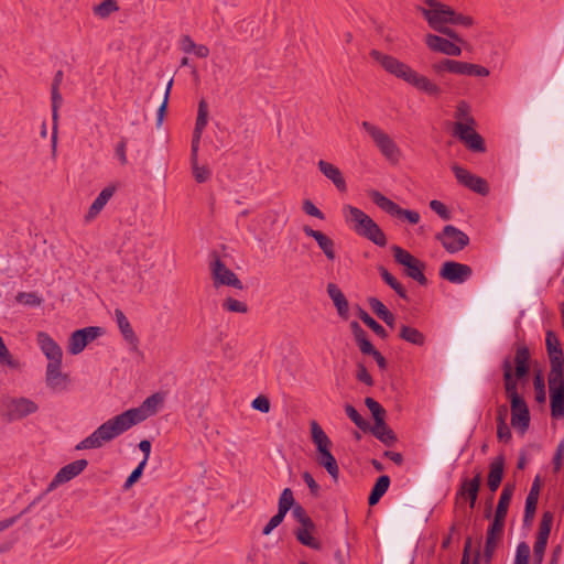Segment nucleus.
Wrapping results in <instances>:
<instances>
[{
  "label": "nucleus",
  "mask_w": 564,
  "mask_h": 564,
  "mask_svg": "<svg viewBox=\"0 0 564 564\" xmlns=\"http://www.w3.org/2000/svg\"><path fill=\"white\" fill-rule=\"evenodd\" d=\"M513 492H514V485H510V484L505 485V487L500 494V497H499V501H498V505L496 508L494 521L505 524L506 516H507L508 508H509L510 501L512 499Z\"/></svg>",
  "instance_id": "obj_30"
},
{
  "label": "nucleus",
  "mask_w": 564,
  "mask_h": 564,
  "mask_svg": "<svg viewBox=\"0 0 564 564\" xmlns=\"http://www.w3.org/2000/svg\"><path fill=\"white\" fill-rule=\"evenodd\" d=\"M317 166L319 172L329 180L339 192H346L347 184L345 177L336 165L327 161L319 160Z\"/></svg>",
  "instance_id": "obj_28"
},
{
  "label": "nucleus",
  "mask_w": 564,
  "mask_h": 564,
  "mask_svg": "<svg viewBox=\"0 0 564 564\" xmlns=\"http://www.w3.org/2000/svg\"><path fill=\"white\" fill-rule=\"evenodd\" d=\"M162 401L163 398L159 393L150 395L139 408L129 409L100 424L90 435L82 440L75 448L84 451L102 447L132 426L154 415Z\"/></svg>",
  "instance_id": "obj_1"
},
{
  "label": "nucleus",
  "mask_w": 564,
  "mask_h": 564,
  "mask_svg": "<svg viewBox=\"0 0 564 564\" xmlns=\"http://www.w3.org/2000/svg\"><path fill=\"white\" fill-rule=\"evenodd\" d=\"M208 123V105L205 99L198 102L197 118L193 134L200 135Z\"/></svg>",
  "instance_id": "obj_41"
},
{
  "label": "nucleus",
  "mask_w": 564,
  "mask_h": 564,
  "mask_svg": "<svg viewBox=\"0 0 564 564\" xmlns=\"http://www.w3.org/2000/svg\"><path fill=\"white\" fill-rule=\"evenodd\" d=\"M292 514L295 520H297L302 527H313V521L310 519V517L306 514V511L304 508L300 505H296L292 509Z\"/></svg>",
  "instance_id": "obj_56"
},
{
  "label": "nucleus",
  "mask_w": 564,
  "mask_h": 564,
  "mask_svg": "<svg viewBox=\"0 0 564 564\" xmlns=\"http://www.w3.org/2000/svg\"><path fill=\"white\" fill-rule=\"evenodd\" d=\"M369 196L379 208L393 217L404 219L411 225H416L421 219V216L417 212L401 208L398 204L381 194L379 191H370Z\"/></svg>",
  "instance_id": "obj_9"
},
{
  "label": "nucleus",
  "mask_w": 564,
  "mask_h": 564,
  "mask_svg": "<svg viewBox=\"0 0 564 564\" xmlns=\"http://www.w3.org/2000/svg\"><path fill=\"white\" fill-rule=\"evenodd\" d=\"M302 209L308 216L316 217L321 220L325 219V215L310 199L303 202Z\"/></svg>",
  "instance_id": "obj_58"
},
{
  "label": "nucleus",
  "mask_w": 564,
  "mask_h": 564,
  "mask_svg": "<svg viewBox=\"0 0 564 564\" xmlns=\"http://www.w3.org/2000/svg\"><path fill=\"white\" fill-rule=\"evenodd\" d=\"M436 239L449 253L458 252L469 243L468 236L453 225L445 226L443 231L436 236Z\"/></svg>",
  "instance_id": "obj_13"
},
{
  "label": "nucleus",
  "mask_w": 564,
  "mask_h": 564,
  "mask_svg": "<svg viewBox=\"0 0 564 564\" xmlns=\"http://www.w3.org/2000/svg\"><path fill=\"white\" fill-rule=\"evenodd\" d=\"M15 300L18 303L26 306H40L43 302L35 292H19Z\"/></svg>",
  "instance_id": "obj_50"
},
{
  "label": "nucleus",
  "mask_w": 564,
  "mask_h": 564,
  "mask_svg": "<svg viewBox=\"0 0 564 564\" xmlns=\"http://www.w3.org/2000/svg\"><path fill=\"white\" fill-rule=\"evenodd\" d=\"M252 408L262 412L268 413L270 411V401L267 397L259 395L252 401Z\"/></svg>",
  "instance_id": "obj_62"
},
{
  "label": "nucleus",
  "mask_w": 564,
  "mask_h": 564,
  "mask_svg": "<svg viewBox=\"0 0 564 564\" xmlns=\"http://www.w3.org/2000/svg\"><path fill=\"white\" fill-rule=\"evenodd\" d=\"M285 514H281V512L278 511L276 514H274L270 520L269 522L265 524V527L263 528V531L262 533L264 535H268L270 534L278 525H280V523L283 521Z\"/></svg>",
  "instance_id": "obj_60"
},
{
  "label": "nucleus",
  "mask_w": 564,
  "mask_h": 564,
  "mask_svg": "<svg viewBox=\"0 0 564 564\" xmlns=\"http://www.w3.org/2000/svg\"><path fill=\"white\" fill-rule=\"evenodd\" d=\"M303 232L307 237L313 238L317 242L318 247L321 248V250L324 252L325 257L328 260H330V261L335 260L336 252H335V242L333 239H330L324 232H322L319 230H315L310 226H304Z\"/></svg>",
  "instance_id": "obj_27"
},
{
  "label": "nucleus",
  "mask_w": 564,
  "mask_h": 564,
  "mask_svg": "<svg viewBox=\"0 0 564 564\" xmlns=\"http://www.w3.org/2000/svg\"><path fill=\"white\" fill-rule=\"evenodd\" d=\"M368 303L371 307V310L373 311V313L380 317V315H382L384 312L388 311L387 306L378 299L376 297H370L368 300Z\"/></svg>",
  "instance_id": "obj_64"
},
{
  "label": "nucleus",
  "mask_w": 564,
  "mask_h": 564,
  "mask_svg": "<svg viewBox=\"0 0 564 564\" xmlns=\"http://www.w3.org/2000/svg\"><path fill=\"white\" fill-rule=\"evenodd\" d=\"M4 415L9 421H18L39 410V405L25 397H7L2 400Z\"/></svg>",
  "instance_id": "obj_10"
},
{
  "label": "nucleus",
  "mask_w": 564,
  "mask_h": 564,
  "mask_svg": "<svg viewBox=\"0 0 564 564\" xmlns=\"http://www.w3.org/2000/svg\"><path fill=\"white\" fill-rule=\"evenodd\" d=\"M347 416L362 431L370 429L369 423L359 414V412L350 404L345 406Z\"/></svg>",
  "instance_id": "obj_51"
},
{
  "label": "nucleus",
  "mask_w": 564,
  "mask_h": 564,
  "mask_svg": "<svg viewBox=\"0 0 564 564\" xmlns=\"http://www.w3.org/2000/svg\"><path fill=\"white\" fill-rule=\"evenodd\" d=\"M36 344L47 359V365L63 364L62 347L45 332L36 334Z\"/></svg>",
  "instance_id": "obj_18"
},
{
  "label": "nucleus",
  "mask_w": 564,
  "mask_h": 564,
  "mask_svg": "<svg viewBox=\"0 0 564 564\" xmlns=\"http://www.w3.org/2000/svg\"><path fill=\"white\" fill-rule=\"evenodd\" d=\"M101 335V328L96 326H89L82 329H77L72 333L68 339V352L72 355L80 354L86 346Z\"/></svg>",
  "instance_id": "obj_15"
},
{
  "label": "nucleus",
  "mask_w": 564,
  "mask_h": 564,
  "mask_svg": "<svg viewBox=\"0 0 564 564\" xmlns=\"http://www.w3.org/2000/svg\"><path fill=\"white\" fill-rule=\"evenodd\" d=\"M221 306L225 311L231 312V313L246 314L248 312V305L245 302L232 299V297H227L223 302Z\"/></svg>",
  "instance_id": "obj_49"
},
{
  "label": "nucleus",
  "mask_w": 564,
  "mask_h": 564,
  "mask_svg": "<svg viewBox=\"0 0 564 564\" xmlns=\"http://www.w3.org/2000/svg\"><path fill=\"white\" fill-rule=\"evenodd\" d=\"M553 513L551 511H545L542 514V519L539 525V531L536 535V540L533 545V554H544L547 545V540L551 533V528L553 523Z\"/></svg>",
  "instance_id": "obj_25"
},
{
  "label": "nucleus",
  "mask_w": 564,
  "mask_h": 564,
  "mask_svg": "<svg viewBox=\"0 0 564 564\" xmlns=\"http://www.w3.org/2000/svg\"><path fill=\"white\" fill-rule=\"evenodd\" d=\"M370 56L376 61L387 73L402 79L406 84L413 86L419 91L426 94L431 97L441 95L442 89L438 85L432 82L429 77L417 73L410 65L398 59L392 55L384 54L378 50H372Z\"/></svg>",
  "instance_id": "obj_2"
},
{
  "label": "nucleus",
  "mask_w": 564,
  "mask_h": 564,
  "mask_svg": "<svg viewBox=\"0 0 564 564\" xmlns=\"http://www.w3.org/2000/svg\"><path fill=\"white\" fill-rule=\"evenodd\" d=\"M294 502L295 500L292 490L290 488H285L279 498L278 511L281 512V514H286L289 510L294 507Z\"/></svg>",
  "instance_id": "obj_48"
},
{
  "label": "nucleus",
  "mask_w": 564,
  "mask_h": 564,
  "mask_svg": "<svg viewBox=\"0 0 564 564\" xmlns=\"http://www.w3.org/2000/svg\"><path fill=\"white\" fill-rule=\"evenodd\" d=\"M327 294L332 299L338 315L343 319H348L349 317V304L345 296V294L341 292V290L335 284V283H328L327 285Z\"/></svg>",
  "instance_id": "obj_29"
},
{
  "label": "nucleus",
  "mask_w": 564,
  "mask_h": 564,
  "mask_svg": "<svg viewBox=\"0 0 564 564\" xmlns=\"http://www.w3.org/2000/svg\"><path fill=\"white\" fill-rule=\"evenodd\" d=\"M425 44L431 51L442 53L447 56L462 55L460 46L446 37L430 33L425 35Z\"/></svg>",
  "instance_id": "obj_23"
},
{
  "label": "nucleus",
  "mask_w": 564,
  "mask_h": 564,
  "mask_svg": "<svg viewBox=\"0 0 564 564\" xmlns=\"http://www.w3.org/2000/svg\"><path fill=\"white\" fill-rule=\"evenodd\" d=\"M535 400L538 403H544L546 400L545 382L541 373H536L533 380Z\"/></svg>",
  "instance_id": "obj_52"
},
{
  "label": "nucleus",
  "mask_w": 564,
  "mask_h": 564,
  "mask_svg": "<svg viewBox=\"0 0 564 564\" xmlns=\"http://www.w3.org/2000/svg\"><path fill=\"white\" fill-rule=\"evenodd\" d=\"M452 170L459 184L464 185L465 187L469 188L470 191L477 194H488L489 187L486 180L470 173L468 170L456 164L452 166Z\"/></svg>",
  "instance_id": "obj_17"
},
{
  "label": "nucleus",
  "mask_w": 564,
  "mask_h": 564,
  "mask_svg": "<svg viewBox=\"0 0 564 564\" xmlns=\"http://www.w3.org/2000/svg\"><path fill=\"white\" fill-rule=\"evenodd\" d=\"M530 370V351L525 345L516 348L513 359L506 357L502 361L503 386L509 401L522 397L518 392V381L523 379Z\"/></svg>",
  "instance_id": "obj_3"
},
{
  "label": "nucleus",
  "mask_w": 564,
  "mask_h": 564,
  "mask_svg": "<svg viewBox=\"0 0 564 564\" xmlns=\"http://www.w3.org/2000/svg\"><path fill=\"white\" fill-rule=\"evenodd\" d=\"M454 135L474 152H484L485 144L482 138L475 131V124H454Z\"/></svg>",
  "instance_id": "obj_20"
},
{
  "label": "nucleus",
  "mask_w": 564,
  "mask_h": 564,
  "mask_svg": "<svg viewBox=\"0 0 564 564\" xmlns=\"http://www.w3.org/2000/svg\"><path fill=\"white\" fill-rule=\"evenodd\" d=\"M503 468H505V458L503 456H497L489 465V474H488V487L491 492H495L502 480L503 477Z\"/></svg>",
  "instance_id": "obj_31"
},
{
  "label": "nucleus",
  "mask_w": 564,
  "mask_h": 564,
  "mask_svg": "<svg viewBox=\"0 0 564 564\" xmlns=\"http://www.w3.org/2000/svg\"><path fill=\"white\" fill-rule=\"evenodd\" d=\"M0 364L6 365L11 369H19L21 364L18 359H15L8 347L6 346L2 337L0 336Z\"/></svg>",
  "instance_id": "obj_47"
},
{
  "label": "nucleus",
  "mask_w": 564,
  "mask_h": 564,
  "mask_svg": "<svg viewBox=\"0 0 564 564\" xmlns=\"http://www.w3.org/2000/svg\"><path fill=\"white\" fill-rule=\"evenodd\" d=\"M540 494V478L536 477L525 499L524 520H532L536 510Z\"/></svg>",
  "instance_id": "obj_35"
},
{
  "label": "nucleus",
  "mask_w": 564,
  "mask_h": 564,
  "mask_svg": "<svg viewBox=\"0 0 564 564\" xmlns=\"http://www.w3.org/2000/svg\"><path fill=\"white\" fill-rule=\"evenodd\" d=\"M210 272L214 285L216 288L220 285H226L235 288L237 290L243 289L242 282L229 268L226 267V264L219 258H215L214 261H212Z\"/></svg>",
  "instance_id": "obj_14"
},
{
  "label": "nucleus",
  "mask_w": 564,
  "mask_h": 564,
  "mask_svg": "<svg viewBox=\"0 0 564 564\" xmlns=\"http://www.w3.org/2000/svg\"><path fill=\"white\" fill-rule=\"evenodd\" d=\"M63 98L59 94V90H57L56 87H52V110H53V121L55 122L57 120V109L62 105Z\"/></svg>",
  "instance_id": "obj_61"
},
{
  "label": "nucleus",
  "mask_w": 564,
  "mask_h": 564,
  "mask_svg": "<svg viewBox=\"0 0 564 564\" xmlns=\"http://www.w3.org/2000/svg\"><path fill=\"white\" fill-rule=\"evenodd\" d=\"M481 484V473L477 471L471 479H464L459 490L457 491L458 499H468L469 507L474 508L477 501L479 488Z\"/></svg>",
  "instance_id": "obj_26"
},
{
  "label": "nucleus",
  "mask_w": 564,
  "mask_h": 564,
  "mask_svg": "<svg viewBox=\"0 0 564 564\" xmlns=\"http://www.w3.org/2000/svg\"><path fill=\"white\" fill-rule=\"evenodd\" d=\"M399 337L412 345L423 346L425 344L426 337L425 335L415 327L401 325Z\"/></svg>",
  "instance_id": "obj_38"
},
{
  "label": "nucleus",
  "mask_w": 564,
  "mask_h": 564,
  "mask_svg": "<svg viewBox=\"0 0 564 564\" xmlns=\"http://www.w3.org/2000/svg\"><path fill=\"white\" fill-rule=\"evenodd\" d=\"M455 124H463V127L467 124H475L474 118L469 113V106L465 101H460L455 111Z\"/></svg>",
  "instance_id": "obj_45"
},
{
  "label": "nucleus",
  "mask_w": 564,
  "mask_h": 564,
  "mask_svg": "<svg viewBox=\"0 0 564 564\" xmlns=\"http://www.w3.org/2000/svg\"><path fill=\"white\" fill-rule=\"evenodd\" d=\"M359 317L380 338L384 339L388 337L387 330L378 322H376L366 311L360 310Z\"/></svg>",
  "instance_id": "obj_46"
},
{
  "label": "nucleus",
  "mask_w": 564,
  "mask_h": 564,
  "mask_svg": "<svg viewBox=\"0 0 564 564\" xmlns=\"http://www.w3.org/2000/svg\"><path fill=\"white\" fill-rule=\"evenodd\" d=\"M473 275V269L465 263L446 261L440 269V276L451 283L462 284Z\"/></svg>",
  "instance_id": "obj_16"
},
{
  "label": "nucleus",
  "mask_w": 564,
  "mask_h": 564,
  "mask_svg": "<svg viewBox=\"0 0 564 564\" xmlns=\"http://www.w3.org/2000/svg\"><path fill=\"white\" fill-rule=\"evenodd\" d=\"M392 251L395 262L404 267L406 275L419 284L426 285L427 279L423 273L425 269L424 262L399 246H393Z\"/></svg>",
  "instance_id": "obj_8"
},
{
  "label": "nucleus",
  "mask_w": 564,
  "mask_h": 564,
  "mask_svg": "<svg viewBox=\"0 0 564 564\" xmlns=\"http://www.w3.org/2000/svg\"><path fill=\"white\" fill-rule=\"evenodd\" d=\"M87 465L88 463L86 459H78L65 465L54 476V478L52 479L47 487V491H53L59 485L65 484L75 478L87 467Z\"/></svg>",
  "instance_id": "obj_21"
},
{
  "label": "nucleus",
  "mask_w": 564,
  "mask_h": 564,
  "mask_svg": "<svg viewBox=\"0 0 564 564\" xmlns=\"http://www.w3.org/2000/svg\"><path fill=\"white\" fill-rule=\"evenodd\" d=\"M361 128L370 137L380 154L388 162L391 164H398L400 162L402 159V151L390 134L379 126L369 121H362Z\"/></svg>",
  "instance_id": "obj_6"
},
{
  "label": "nucleus",
  "mask_w": 564,
  "mask_h": 564,
  "mask_svg": "<svg viewBox=\"0 0 564 564\" xmlns=\"http://www.w3.org/2000/svg\"><path fill=\"white\" fill-rule=\"evenodd\" d=\"M115 192V186L105 187L90 205L89 210L86 215V220L89 221L94 219L104 209L109 199L113 196Z\"/></svg>",
  "instance_id": "obj_33"
},
{
  "label": "nucleus",
  "mask_w": 564,
  "mask_h": 564,
  "mask_svg": "<svg viewBox=\"0 0 564 564\" xmlns=\"http://www.w3.org/2000/svg\"><path fill=\"white\" fill-rule=\"evenodd\" d=\"M505 524L492 521L489 525L484 547V560L486 564H490L494 553L498 546V543L502 536Z\"/></svg>",
  "instance_id": "obj_24"
},
{
  "label": "nucleus",
  "mask_w": 564,
  "mask_h": 564,
  "mask_svg": "<svg viewBox=\"0 0 564 564\" xmlns=\"http://www.w3.org/2000/svg\"><path fill=\"white\" fill-rule=\"evenodd\" d=\"M424 2L429 8L417 6L416 10L423 14L434 31L441 30L442 26L447 24L469 28L474 23L470 17L458 13L437 0H424Z\"/></svg>",
  "instance_id": "obj_4"
},
{
  "label": "nucleus",
  "mask_w": 564,
  "mask_h": 564,
  "mask_svg": "<svg viewBox=\"0 0 564 564\" xmlns=\"http://www.w3.org/2000/svg\"><path fill=\"white\" fill-rule=\"evenodd\" d=\"M551 415L554 419L564 416V372L549 373Z\"/></svg>",
  "instance_id": "obj_11"
},
{
  "label": "nucleus",
  "mask_w": 564,
  "mask_h": 564,
  "mask_svg": "<svg viewBox=\"0 0 564 564\" xmlns=\"http://www.w3.org/2000/svg\"><path fill=\"white\" fill-rule=\"evenodd\" d=\"M389 486H390V478L389 476L387 475H382L380 476L370 495H369V498H368V503L370 506H375L379 502V500L381 499V497L387 492V490L389 489Z\"/></svg>",
  "instance_id": "obj_40"
},
{
  "label": "nucleus",
  "mask_w": 564,
  "mask_h": 564,
  "mask_svg": "<svg viewBox=\"0 0 564 564\" xmlns=\"http://www.w3.org/2000/svg\"><path fill=\"white\" fill-rule=\"evenodd\" d=\"M371 433L386 445H391L395 442L393 431L386 424L384 419L375 422V425L369 429Z\"/></svg>",
  "instance_id": "obj_39"
},
{
  "label": "nucleus",
  "mask_w": 564,
  "mask_h": 564,
  "mask_svg": "<svg viewBox=\"0 0 564 564\" xmlns=\"http://www.w3.org/2000/svg\"><path fill=\"white\" fill-rule=\"evenodd\" d=\"M311 437L316 446V454L329 451L332 448V441L316 421L311 424Z\"/></svg>",
  "instance_id": "obj_32"
},
{
  "label": "nucleus",
  "mask_w": 564,
  "mask_h": 564,
  "mask_svg": "<svg viewBox=\"0 0 564 564\" xmlns=\"http://www.w3.org/2000/svg\"><path fill=\"white\" fill-rule=\"evenodd\" d=\"M115 318L124 340L137 346L138 337L124 313L119 308L115 310Z\"/></svg>",
  "instance_id": "obj_34"
},
{
  "label": "nucleus",
  "mask_w": 564,
  "mask_h": 564,
  "mask_svg": "<svg viewBox=\"0 0 564 564\" xmlns=\"http://www.w3.org/2000/svg\"><path fill=\"white\" fill-rule=\"evenodd\" d=\"M365 404L366 406L369 409V411L371 412L372 416H373V420L375 422H378L380 420H383L384 419V415H386V410L382 408V405L377 402L375 399L372 398H366L365 400Z\"/></svg>",
  "instance_id": "obj_54"
},
{
  "label": "nucleus",
  "mask_w": 564,
  "mask_h": 564,
  "mask_svg": "<svg viewBox=\"0 0 564 564\" xmlns=\"http://www.w3.org/2000/svg\"><path fill=\"white\" fill-rule=\"evenodd\" d=\"M511 425L524 433L530 424V411L523 398L510 401Z\"/></svg>",
  "instance_id": "obj_22"
},
{
  "label": "nucleus",
  "mask_w": 564,
  "mask_h": 564,
  "mask_svg": "<svg viewBox=\"0 0 564 564\" xmlns=\"http://www.w3.org/2000/svg\"><path fill=\"white\" fill-rule=\"evenodd\" d=\"M545 344L550 357V372H564V356L558 337L552 330L546 332Z\"/></svg>",
  "instance_id": "obj_19"
},
{
  "label": "nucleus",
  "mask_w": 564,
  "mask_h": 564,
  "mask_svg": "<svg viewBox=\"0 0 564 564\" xmlns=\"http://www.w3.org/2000/svg\"><path fill=\"white\" fill-rule=\"evenodd\" d=\"M62 365H46L45 367V386L54 394L68 392L72 387V378L68 373L63 372Z\"/></svg>",
  "instance_id": "obj_12"
},
{
  "label": "nucleus",
  "mask_w": 564,
  "mask_h": 564,
  "mask_svg": "<svg viewBox=\"0 0 564 564\" xmlns=\"http://www.w3.org/2000/svg\"><path fill=\"white\" fill-rule=\"evenodd\" d=\"M343 216L349 227L359 236L367 238L375 245L384 247L387 237L377 223L360 208L345 205Z\"/></svg>",
  "instance_id": "obj_5"
},
{
  "label": "nucleus",
  "mask_w": 564,
  "mask_h": 564,
  "mask_svg": "<svg viewBox=\"0 0 564 564\" xmlns=\"http://www.w3.org/2000/svg\"><path fill=\"white\" fill-rule=\"evenodd\" d=\"M530 546L527 542H520L516 549V556L513 564H529Z\"/></svg>",
  "instance_id": "obj_53"
},
{
  "label": "nucleus",
  "mask_w": 564,
  "mask_h": 564,
  "mask_svg": "<svg viewBox=\"0 0 564 564\" xmlns=\"http://www.w3.org/2000/svg\"><path fill=\"white\" fill-rule=\"evenodd\" d=\"M380 275L382 280L395 291V293L402 297L408 299L405 288L383 267L379 268Z\"/></svg>",
  "instance_id": "obj_43"
},
{
  "label": "nucleus",
  "mask_w": 564,
  "mask_h": 564,
  "mask_svg": "<svg viewBox=\"0 0 564 564\" xmlns=\"http://www.w3.org/2000/svg\"><path fill=\"white\" fill-rule=\"evenodd\" d=\"M432 70L438 76H442L444 73L476 77L489 75L488 68L484 66L449 58H443L433 63Z\"/></svg>",
  "instance_id": "obj_7"
},
{
  "label": "nucleus",
  "mask_w": 564,
  "mask_h": 564,
  "mask_svg": "<svg viewBox=\"0 0 564 564\" xmlns=\"http://www.w3.org/2000/svg\"><path fill=\"white\" fill-rule=\"evenodd\" d=\"M145 462H140V464L137 466V468L130 474V476L127 478L124 482V488H130L134 482L138 481V479L141 477L143 469L145 467Z\"/></svg>",
  "instance_id": "obj_59"
},
{
  "label": "nucleus",
  "mask_w": 564,
  "mask_h": 564,
  "mask_svg": "<svg viewBox=\"0 0 564 564\" xmlns=\"http://www.w3.org/2000/svg\"><path fill=\"white\" fill-rule=\"evenodd\" d=\"M316 462L319 466L324 467L328 475L335 480H338L339 477V467L336 458L332 454L330 449L323 452L321 454H316Z\"/></svg>",
  "instance_id": "obj_36"
},
{
  "label": "nucleus",
  "mask_w": 564,
  "mask_h": 564,
  "mask_svg": "<svg viewBox=\"0 0 564 564\" xmlns=\"http://www.w3.org/2000/svg\"><path fill=\"white\" fill-rule=\"evenodd\" d=\"M350 328L360 351L365 355H372L376 351V349L373 348L372 344L368 340L367 334L361 328V326L357 322H351Z\"/></svg>",
  "instance_id": "obj_37"
},
{
  "label": "nucleus",
  "mask_w": 564,
  "mask_h": 564,
  "mask_svg": "<svg viewBox=\"0 0 564 564\" xmlns=\"http://www.w3.org/2000/svg\"><path fill=\"white\" fill-rule=\"evenodd\" d=\"M193 175L198 183L206 182L210 176V171L206 166L198 165V160L191 161Z\"/></svg>",
  "instance_id": "obj_55"
},
{
  "label": "nucleus",
  "mask_w": 564,
  "mask_h": 564,
  "mask_svg": "<svg viewBox=\"0 0 564 564\" xmlns=\"http://www.w3.org/2000/svg\"><path fill=\"white\" fill-rule=\"evenodd\" d=\"M430 208L434 213H436L442 219H444V220L451 219V212L442 202L436 200V199L431 200Z\"/></svg>",
  "instance_id": "obj_57"
},
{
  "label": "nucleus",
  "mask_w": 564,
  "mask_h": 564,
  "mask_svg": "<svg viewBox=\"0 0 564 564\" xmlns=\"http://www.w3.org/2000/svg\"><path fill=\"white\" fill-rule=\"evenodd\" d=\"M118 10L119 7L116 0H104L101 3L94 7L93 12L96 17L106 19Z\"/></svg>",
  "instance_id": "obj_44"
},
{
  "label": "nucleus",
  "mask_w": 564,
  "mask_h": 564,
  "mask_svg": "<svg viewBox=\"0 0 564 564\" xmlns=\"http://www.w3.org/2000/svg\"><path fill=\"white\" fill-rule=\"evenodd\" d=\"M116 156L120 161L122 165H126L128 162L127 159V140L122 139L116 147Z\"/></svg>",
  "instance_id": "obj_63"
},
{
  "label": "nucleus",
  "mask_w": 564,
  "mask_h": 564,
  "mask_svg": "<svg viewBox=\"0 0 564 564\" xmlns=\"http://www.w3.org/2000/svg\"><path fill=\"white\" fill-rule=\"evenodd\" d=\"M313 527H301L296 530L295 535L296 539L305 546H308L314 550H318L321 547V543L312 535Z\"/></svg>",
  "instance_id": "obj_42"
}]
</instances>
